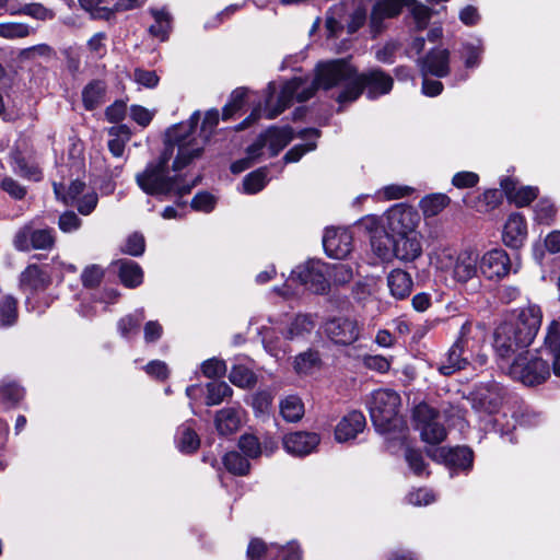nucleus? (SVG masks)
I'll return each instance as SVG.
<instances>
[{"label":"nucleus","mask_w":560,"mask_h":560,"mask_svg":"<svg viewBox=\"0 0 560 560\" xmlns=\"http://www.w3.org/2000/svg\"><path fill=\"white\" fill-rule=\"evenodd\" d=\"M393 78L381 69H372L359 74L347 59H336L319 63L315 79L294 78L284 83L273 109H267L266 117L273 119L280 115L293 100L307 101L318 88L329 90L341 88L337 96L340 104L355 101L366 90L368 97L376 98L389 93L393 88Z\"/></svg>","instance_id":"f257e3e1"},{"label":"nucleus","mask_w":560,"mask_h":560,"mask_svg":"<svg viewBox=\"0 0 560 560\" xmlns=\"http://www.w3.org/2000/svg\"><path fill=\"white\" fill-rule=\"evenodd\" d=\"M189 127L167 132L164 149L143 171L136 174V183L147 195L154 197L185 196L196 185L179 173L201 154V143L189 135Z\"/></svg>","instance_id":"f03ea898"},{"label":"nucleus","mask_w":560,"mask_h":560,"mask_svg":"<svg viewBox=\"0 0 560 560\" xmlns=\"http://www.w3.org/2000/svg\"><path fill=\"white\" fill-rule=\"evenodd\" d=\"M469 338L474 339L475 343L471 347V350H474L486 340L485 327L480 324L474 325L470 322L463 324L459 337L436 363L440 374L450 376L467 368L470 358L465 354V349L469 348Z\"/></svg>","instance_id":"7ed1b4c3"},{"label":"nucleus","mask_w":560,"mask_h":560,"mask_svg":"<svg viewBox=\"0 0 560 560\" xmlns=\"http://www.w3.org/2000/svg\"><path fill=\"white\" fill-rule=\"evenodd\" d=\"M326 266L319 261H308L304 265L298 266L292 270L290 278L282 287H276L273 290L284 296L289 298L294 295L298 291L293 288L295 282H299L305 289L323 294L328 289V280L326 279Z\"/></svg>","instance_id":"20e7f679"},{"label":"nucleus","mask_w":560,"mask_h":560,"mask_svg":"<svg viewBox=\"0 0 560 560\" xmlns=\"http://www.w3.org/2000/svg\"><path fill=\"white\" fill-rule=\"evenodd\" d=\"M400 402V396L392 389H377L371 394L368 407L376 430L388 432L398 427Z\"/></svg>","instance_id":"39448f33"},{"label":"nucleus","mask_w":560,"mask_h":560,"mask_svg":"<svg viewBox=\"0 0 560 560\" xmlns=\"http://www.w3.org/2000/svg\"><path fill=\"white\" fill-rule=\"evenodd\" d=\"M538 354L527 351L518 354L509 368L510 376L527 386L544 383L550 376V365L546 355Z\"/></svg>","instance_id":"423d86ee"},{"label":"nucleus","mask_w":560,"mask_h":560,"mask_svg":"<svg viewBox=\"0 0 560 560\" xmlns=\"http://www.w3.org/2000/svg\"><path fill=\"white\" fill-rule=\"evenodd\" d=\"M416 429L427 444H440L446 438V430L440 421V415L428 404H419L413 409Z\"/></svg>","instance_id":"0eeeda50"},{"label":"nucleus","mask_w":560,"mask_h":560,"mask_svg":"<svg viewBox=\"0 0 560 560\" xmlns=\"http://www.w3.org/2000/svg\"><path fill=\"white\" fill-rule=\"evenodd\" d=\"M518 327V340L532 343L542 320V313L538 305L529 304L521 307L508 319Z\"/></svg>","instance_id":"6e6552de"},{"label":"nucleus","mask_w":560,"mask_h":560,"mask_svg":"<svg viewBox=\"0 0 560 560\" xmlns=\"http://www.w3.org/2000/svg\"><path fill=\"white\" fill-rule=\"evenodd\" d=\"M386 228L393 236L417 233L419 223L418 212L402 203L393 206L385 214Z\"/></svg>","instance_id":"1a4fd4ad"},{"label":"nucleus","mask_w":560,"mask_h":560,"mask_svg":"<svg viewBox=\"0 0 560 560\" xmlns=\"http://www.w3.org/2000/svg\"><path fill=\"white\" fill-rule=\"evenodd\" d=\"M55 244V235L51 229L33 230L30 224L21 228L14 238L13 245L18 250L49 249Z\"/></svg>","instance_id":"9d476101"},{"label":"nucleus","mask_w":560,"mask_h":560,"mask_svg":"<svg viewBox=\"0 0 560 560\" xmlns=\"http://www.w3.org/2000/svg\"><path fill=\"white\" fill-rule=\"evenodd\" d=\"M518 327L508 319L501 323L494 330L493 347L501 358H506L521 349L527 348L529 342L518 340Z\"/></svg>","instance_id":"9b49d317"},{"label":"nucleus","mask_w":560,"mask_h":560,"mask_svg":"<svg viewBox=\"0 0 560 560\" xmlns=\"http://www.w3.org/2000/svg\"><path fill=\"white\" fill-rule=\"evenodd\" d=\"M324 331L335 343L347 346L358 340L360 327L354 319L336 317L326 322Z\"/></svg>","instance_id":"f8f14e48"},{"label":"nucleus","mask_w":560,"mask_h":560,"mask_svg":"<svg viewBox=\"0 0 560 560\" xmlns=\"http://www.w3.org/2000/svg\"><path fill=\"white\" fill-rule=\"evenodd\" d=\"M480 273L489 280H499L509 275L511 261L503 249H491L479 257Z\"/></svg>","instance_id":"ddd939ff"},{"label":"nucleus","mask_w":560,"mask_h":560,"mask_svg":"<svg viewBox=\"0 0 560 560\" xmlns=\"http://www.w3.org/2000/svg\"><path fill=\"white\" fill-rule=\"evenodd\" d=\"M450 56V51L445 48L431 49L423 58L418 59L421 75L447 77L451 72Z\"/></svg>","instance_id":"4468645a"},{"label":"nucleus","mask_w":560,"mask_h":560,"mask_svg":"<svg viewBox=\"0 0 560 560\" xmlns=\"http://www.w3.org/2000/svg\"><path fill=\"white\" fill-rule=\"evenodd\" d=\"M323 246L329 257L343 259L352 250V235L346 229H326Z\"/></svg>","instance_id":"2eb2a0df"},{"label":"nucleus","mask_w":560,"mask_h":560,"mask_svg":"<svg viewBox=\"0 0 560 560\" xmlns=\"http://www.w3.org/2000/svg\"><path fill=\"white\" fill-rule=\"evenodd\" d=\"M428 456L448 467L469 469L472 466V452L468 447H438L427 451Z\"/></svg>","instance_id":"dca6fc26"},{"label":"nucleus","mask_w":560,"mask_h":560,"mask_svg":"<svg viewBox=\"0 0 560 560\" xmlns=\"http://www.w3.org/2000/svg\"><path fill=\"white\" fill-rule=\"evenodd\" d=\"M479 254L474 249L462 250L455 258L452 268V278L458 283H467L478 278Z\"/></svg>","instance_id":"f3484780"},{"label":"nucleus","mask_w":560,"mask_h":560,"mask_svg":"<svg viewBox=\"0 0 560 560\" xmlns=\"http://www.w3.org/2000/svg\"><path fill=\"white\" fill-rule=\"evenodd\" d=\"M320 442V436L314 432L298 431L283 438L284 450L293 456H306L314 452Z\"/></svg>","instance_id":"a211bd4d"},{"label":"nucleus","mask_w":560,"mask_h":560,"mask_svg":"<svg viewBox=\"0 0 560 560\" xmlns=\"http://www.w3.org/2000/svg\"><path fill=\"white\" fill-rule=\"evenodd\" d=\"M408 0H378L372 9L370 26L373 33L377 34L383 28L385 19H393L400 14Z\"/></svg>","instance_id":"6ab92c4d"},{"label":"nucleus","mask_w":560,"mask_h":560,"mask_svg":"<svg viewBox=\"0 0 560 560\" xmlns=\"http://www.w3.org/2000/svg\"><path fill=\"white\" fill-rule=\"evenodd\" d=\"M541 355L552 363V371L560 377V324L553 320L547 328L544 345L539 349Z\"/></svg>","instance_id":"aec40b11"},{"label":"nucleus","mask_w":560,"mask_h":560,"mask_svg":"<svg viewBox=\"0 0 560 560\" xmlns=\"http://www.w3.org/2000/svg\"><path fill=\"white\" fill-rule=\"evenodd\" d=\"M422 254L418 233L404 234L394 237L393 256L401 261H413Z\"/></svg>","instance_id":"412c9836"},{"label":"nucleus","mask_w":560,"mask_h":560,"mask_svg":"<svg viewBox=\"0 0 560 560\" xmlns=\"http://www.w3.org/2000/svg\"><path fill=\"white\" fill-rule=\"evenodd\" d=\"M198 120H199V112H195L191 115L189 122L175 126L172 129H170L168 131H174L175 129H179L182 127H189L190 128L189 135L201 143V151H202L205 142L209 140L214 128L217 127V125L219 122V112L217 109H210L206 113L205 118L202 120V125H201L200 136L196 137V135H195L196 133V125H197Z\"/></svg>","instance_id":"4be33fe9"},{"label":"nucleus","mask_w":560,"mask_h":560,"mask_svg":"<svg viewBox=\"0 0 560 560\" xmlns=\"http://www.w3.org/2000/svg\"><path fill=\"white\" fill-rule=\"evenodd\" d=\"M527 238V225L524 217L520 213H512L504 225L503 242L511 248H520Z\"/></svg>","instance_id":"5701e85b"},{"label":"nucleus","mask_w":560,"mask_h":560,"mask_svg":"<svg viewBox=\"0 0 560 560\" xmlns=\"http://www.w3.org/2000/svg\"><path fill=\"white\" fill-rule=\"evenodd\" d=\"M365 417L361 411H351L346 415L335 429V438L343 443L354 439L365 428Z\"/></svg>","instance_id":"b1692460"},{"label":"nucleus","mask_w":560,"mask_h":560,"mask_svg":"<svg viewBox=\"0 0 560 560\" xmlns=\"http://www.w3.org/2000/svg\"><path fill=\"white\" fill-rule=\"evenodd\" d=\"M244 411L241 407H228L215 413L214 424L222 435L235 433L243 424Z\"/></svg>","instance_id":"393cba45"},{"label":"nucleus","mask_w":560,"mask_h":560,"mask_svg":"<svg viewBox=\"0 0 560 560\" xmlns=\"http://www.w3.org/2000/svg\"><path fill=\"white\" fill-rule=\"evenodd\" d=\"M500 185L508 199L518 207L527 206L537 197V188L517 186V183L511 178L502 179Z\"/></svg>","instance_id":"a878e982"},{"label":"nucleus","mask_w":560,"mask_h":560,"mask_svg":"<svg viewBox=\"0 0 560 560\" xmlns=\"http://www.w3.org/2000/svg\"><path fill=\"white\" fill-rule=\"evenodd\" d=\"M387 287L393 298L404 300L410 295L413 281L407 271L394 269L387 276Z\"/></svg>","instance_id":"bb28decb"},{"label":"nucleus","mask_w":560,"mask_h":560,"mask_svg":"<svg viewBox=\"0 0 560 560\" xmlns=\"http://www.w3.org/2000/svg\"><path fill=\"white\" fill-rule=\"evenodd\" d=\"M502 400V388L498 384H490L477 390L475 406L486 412L492 413L498 410Z\"/></svg>","instance_id":"cd10ccee"},{"label":"nucleus","mask_w":560,"mask_h":560,"mask_svg":"<svg viewBox=\"0 0 560 560\" xmlns=\"http://www.w3.org/2000/svg\"><path fill=\"white\" fill-rule=\"evenodd\" d=\"M270 156L277 155L292 139L293 130L290 127H271L261 133Z\"/></svg>","instance_id":"c85d7f7f"},{"label":"nucleus","mask_w":560,"mask_h":560,"mask_svg":"<svg viewBox=\"0 0 560 560\" xmlns=\"http://www.w3.org/2000/svg\"><path fill=\"white\" fill-rule=\"evenodd\" d=\"M118 277L127 288H137L143 281V271L133 260L121 259L114 262Z\"/></svg>","instance_id":"c756f323"},{"label":"nucleus","mask_w":560,"mask_h":560,"mask_svg":"<svg viewBox=\"0 0 560 560\" xmlns=\"http://www.w3.org/2000/svg\"><path fill=\"white\" fill-rule=\"evenodd\" d=\"M149 12L154 19V23L149 27V33L162 42L166 40L172 30V15L165 8H151Z\"/></svg>","instance_id":"7c9ffc66"},{"label":"nucleus","mask_w":560,"mask_h":560,"mask_svg":"<svg viewBox=\"0 0 560 560\" xmlns=\"http://www.w3.org/2000/svg\"><path fill=\"white\" fill-rule=\"evenodd\" d=\"M21 287L24 290H44L49 284V277L38 266L31 265L21 273Z\"/></svg>","instance_id":"2f4dec72"},{"label":"nucleus","mask_w":560,"mask_h":560,"mask_svg":"<svg viewBox=\"0 0 560 560\" xmlns=\"http://www.w3.org/2000/svg\"><path fill=\"white\" fill-rule=\"evenodd\" d=\"M108 150L115 158H121L126 143L130 140V129L126 125L113 126L108 129Z\"/></svg>","instance_id":"473e14b6"},{"label":"nucleus","mask_w":560,"mask_h":560,"mask_svg":"<svg viewBox=\"0 0 560 560\" xmlns=\"http://www.w3.org/2000/svg\"><path fill=\"white\" fill-rule=\"evenodd\" d=\"M106 84L101 80L90 82L82 91L85 109L92 110L105 102Z\"/></svg>","instance_id":"72a5a7b5"},{"label":"nucleus","mask_w":560,"mask_h":560,"mask_svg":"<svg viewBox=\"0 0 560 560\" xmlns=\"http://www.w3.org/2000/svg\"><path fill=\"white\" fill-rule=\"evenodd\" d=\"M326 271L334 284L345 285L353 280L355 275H359V265L355 262H339L326 267Z\"/></svg>","instance_id":"f704fd0d"},{"label":"nucleus","mask_w":560,"mask_h":560,"mask_svg":"<svg viewBox=\"0 0 560 560\" xmlns=\"http://www.w3.org/2000/svg\"><path fill=\"white\" fill-rule=\"evenodd\" d=\"M315 328V318L310 314H299L284 331L287 339L293 340L310 334Z\"/></svg>","instance_id":"c9c22d12"},{"label":"nucleus","mask_w":560,"mask_h":560,"mask_svg":"<svg viewBox=\"0 0 560 560\" xmlns=\"http://www.w3.org/2000/svg\"><path fill=\"white\" fill-rule=\"evenodd\" d=\"M10 159L12 168L18 175L35 182L42 178V174L38 167L28 163L20 151L12 152Z\"/></svg>","instance_id":"e433bc0d"},{"label":"nucleus","mask_w":560,"mask_h":560,"mask_svg":"<svg viewBox=\"0 0 560 560\" xmlns=\"http://www.w3.org/2000/svg\"><path fill=\"white\" fill-rule=\"evenodd\" d=\"M85 184L80 180H73L66 187L63 184L54 183V191L58 199H61L66 205L73 206L77 200L84 194Z\"/></svg>","instance_id":"4c0bfd02"},{"label":"nucleus","mask_w":560,"mask_h":560,"mask_svg":"<svg viewBox=\"0 0 560 560\" xmlns=\"http://www.w3.org/2000/svg\"><path fill=\"white\" fill-rule=\"evenodd\" d=\"M280 412L288 422H296L304 415V406L298 396H288L280 402Z\"/></svg>","instance_id":"58836bf2"},{"label":"nucleus","mask_w":560,"mask_h":560,"mask_svg":"<svg viewBox=\"0 0 560 560\" xmlns=\"http://www.w3.org/2000/svg\"><path fill=\"white\" fill-rule=\"evenodd\" d=\"M200 440L197 433L187 424L177 430V447L182 453L190 454L198 450Z\"/></svg>","instance_id":"ea45409f"},{"label":"nucleus","mask_w":560,"mask_h":560,"mask_svg":"<svg viewBox=\"0 0 560 560\" xmlns=\"http://www.w3.org/2000/svg\"><path fill=\"white\" fill-rule=\"evenodd\" d=\"M450 203V198L444 194H432L420 201V207L425 217L438 215Z\"/></svg>","instance_id":"a19ab883"},{"label":"nucleus","mask_w":560,"mask_h":560,"mask_svg":"<svg viewBox=\"0 0 560 560\" xmlns=\"http://www.w3.org/2000/svg\"><path fill=\"white\" fill-rule=\"evenodd\" d=\"M394 237L388 233L374 234L371 237L372 250L378 258L387 260L393 256Z\"/></svg>","instance_id":"79ce46f5"},{"label":"nucleus","mask_w":560,"mask_h":560,"mask_svg":"<svg viewBox=\"0 0 560 560\" xmlns=\"http://www.w3.org/2000/svg\"><path fill=\"white\" fill-rule=\"evenodd\" d=\"M318 353L312 350L300 353L294 360V370L299 374H311L319 368Z\"/></svg>","instance_id":"37998d69"},{"label":"nucleus","mask_w":560,"mask_h":560,"mask_svg":"<svg viewBox=\"0 0 560 560\" xmlns=\"http://www.w3.org/2000/svg\"><path fill=\"white\" fill-rule=\"evenodd\" d=\"M224 467L233 475L245 476L249 472L250 464L238 452H229L223 457Z\"/></svg>","instance_id":"c03bdc74"},{"label":"nucleus","mask_w":560,"mask_h":560,"mask_svg":"<svg viewBox=\"0 0 560 560\" xmlns=\"http://www.w3.org/2000/svg\"><path fill=\"white\" fill-rule=\"evenodd\" d=\"M232 388L225 382H211L207 384L206 404L215 406L221 404L225 398L232 396Z\"/></svg>","instance_id":"a18cd8bd"},{"label":"nucleus","mask_w":560,"mask_h":560,"mask_svg":"<svg viewBox=\"0 0 560 560\" xmlns=\"http://www.w3.org/2000/svg\"><path fill=\"white\" fill-rule=\"evenodd\" d=\"M18 319L16 300L12 296H3L0 300V328L10 327Z\"/></svg>","instance_id":"49530a36"},{"label":"nucleus","mask_w":560,"mask_h":560,"mask_svg":"<svg viewBox=\"0 0 560 560\" xmlns=\"http://www.w3.org/2000/svg\"><path fill=\"white\" fill-rule=\"evenodd\" d=\"M143 319L144 313L142 310L120 318L117 324L120 336L124 338H129L132 334H137L139 325Z\"/></svg>","instance_id":"de8ad7c7"},{"label":"nucleus","mask_w":560,"mask_h":560,"mask_svg":"<svg viewBox=\"0 0 560 560\" xmlns=\"http://www.w3.org/2000/svg\"><path fill=\"white\" fill-rule=\"evenodd\" d=\"M229 380L241 388H250L257 381L254 372L243 365L234 366L230 372Z\"/></svg>","instance_id":"09e8293b"},{"label":"nucleus","mask_w":560,"mask_h":560,"mask_svg":"<svg viewBox=\"0 0 560 560\" xmlns=\"http://www.w3.org/2000/svg\"><path fill=\"white\" fill-rule=\"evenodd\" d=\"M267 182V168H258L245 176L243 180L244 192L256 194L266 186Z\"/></svg>","instance_id":"8fccbe9b"},{"label":"nucleus","mask_w":560,"mask_h":560,"mask_svg":"<svg viewBox=\"0 0 560 560\" xmlns=\"http://www.w3.org/2000/svg\"><path fill=\"white\" fill-rule=\"evenodd\" d=\"M276 548V544L266 546V544L258 538L252 539L247 548V560H264L265 557L272 556Z\"/></svg>","instance_id":"3c124183"},{"label":"nucleus","mask_w":560,"mask_h":560,"mask_svg":"<svg viewBox=\"0 0 560 560\" xmlns=\"http://www.w3.org/2000/svg\"><path fill=\"white\" fill-rule=\"evenodd\" d=\"M31 34V27L23 23H0V36L7 39L24 38Z\"/></svg>","instance_id":"603ef678"},{"label":"nucleus","mask_w":560,"mask_h":560,"mask_svg":"<svg viewBox=\"0 0 560 560\" xmlns=\"http://www.w3.org/2000/svg\"><path fill=\"white\" fill-rule=\"evenodd\" d=\"M238 447L248 458H257L262 454L260 442L252 434L242 435L238 440Z\"/></svg>","instance_id":"864d4df0"},{"label":"nucleus","mask_w":560,"mask_h":560,"mask_svg":"<svg viewBox=\"0 0 560 560\" xmlns=\"http://www.w3.org/2000/svg\"><path fill=\"white\" fill-rule=\"evenodd\" d=\"M406 7L410 8L418 28L423 30L431 18V9L417 0H408V4Z\"/></svg>","instance_id":"5fc2aeb1"},{"label":"nucleus","mask_w":560,"mask_h":560,"mask_svg":"<svg viewBox=\"0 0 560 560\" xmlns=\"http://www.w3.org/2000/svg\"><path fill=\"white\" fill-rule=\"evenodd\" d=\"M247 90L244 88L236 89L232 92L229 103L223 107L222 118L230 119L244 104Z\"/></svg>","instance_id":"6e6d98bb"},{"label":"nucleus","mask_w":560,"mask_h":560,"mask_svg":"<svg viewBox=\"0 0 560 560\" xmlns=\"http://www.w3.org/2000/svg\"><path fill=\"white\" fill-rule=\"evenodd\" d=\"M80 5L94 19L108 20L113 12L105 5H102V0H79Z\"/></svg>","instance_id":"4d7b16f0"},{"label":"nucleus","mask_w":560,"mask_h":560,"mask_svg":"<svg viewBox=\"0 0 560 560\" xmlns=\"http://www.w3.org/2000/svg\"><path fill=\"white\" fill-rule=\"evenodd\" d=\"M23 389L16 384H7L0 387V400L7 406L18 404L23 398Z\"/></svg>","instance_id":"13d9d810"},{"label":"nucleus","mask_w":560,"mask_h":560,"mask_svg":"<svg viewBox=\"0 0 560 560\" xmlns=\"http://www.w3.org/2000/svg\"><path fill=\"white\" fill-rule=\"evenodd\" d=\"M535 213L539 223L550 224L556 215L555 205L549 200H540L536 205Z\"/></svg>","instance_id":"bf43d9fd"},{"label":"nucleus","mask_w":560,"mask_h":560,"mask_svg":"<svg viewBox=\"0 0 560 560\" xmlns=\"http://www.w3.org/2000/svg\"><path fill=\"white\" fill-rule=\"evenodd\" d=\"M201 370L203 375L209 378L218 377L225 374L226 365L225 362L222 360L209 359L202 363Z\"/></svg>","instance_id":"052dcab7"},{"label":"nucleus","mask_w":560,"mask_h":560,"mask_svg":"<svg viewBox=\"0 0 560 560\" xmlns=\"http://www.w3.org/2000/svg\"><path fill=\"white\" fill-rule=\"evenodd\" d=\"M482 49L480 46H476L474 44H465L463 46V58L466 68H475L480 62Z\"/></svg>","instance_id":"680f3d73"},{"label":"nucleus","mask_w":560,"mask_h":560,"mask_svg":"<svg viewBox=\"0 0 560 560\" xmlns=\"http://www.w3.org/2000/svg\"><path fill=\"white\" fill-rule=\"evenodd\" d=\"M363 364H364V366L366 369L372 370V371H376V372H380V373H385L390 368L389 360L387 358H385L383 355H378V354L365 355L363 358Z\"/></svg>","instance_id":"e2e57ef3"},{"label":"nucleus","mask_w":560,"mask_h":560,"mask_svg":"<svg viewBox=\"0 0 560 560\" xmlns=\"http://www.w3.org/2000/svg\"><path fill=\"white\" fill-rule=\"evenodd\" d=\"M19 13L32 16L37 20H48L52 18L51 12L39 3H28L23 5Z\"/></svg>","instance_id":"0e129e2a"},{"label":"nucleus","mask_w":560,"mask_h":560,"mask_svg":"<svg viewBox=\"0 0 560 560\" xmlns=\"http://www.w3.org/2000/svg\"><path fill=\"white\" fill-rule=\"evenodd\" d=\"M97 200V195L94 191H90L83 194L73 206L77 207L81 214L88 215L95 209Z\"/></svg>","instance_id":"69168bd1"},{"label":"nucleus","mask_w":560,"mask_h":560,"mask_svg":"<svg viewBox=\"0 0 560 560\" xmlns=\"http://www.w3.org/2000/svg\"><path fill=\"white\" fill-rule=\"evenodd\" d=\"M103 269L96 265L89 266L82 272V282L86 288H93L97 285L103 279Z\"/></svg>","instance_id":"338daca9"},{"label":"nucleus","mask_w":560,"mask_h":560,"mask_svg":"<svg viewBox=\"0 0 560 560\" xmlns=\"http://www.w3.org/2000/svg\"><path fill=\"white\" fill-rule=\"evenodd\" d=\"M58 226L62 232L71 233L81 226V219L74 212L68 211L59 217Z\"/></svg>","instance_id":"774afa93"}]
</instances>
